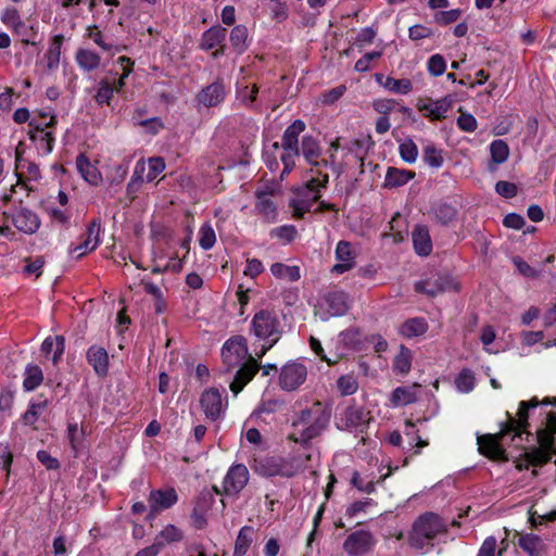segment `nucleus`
I'll return each mask as SVG.
<instances>
[{
	"label": "nucleus",
	"instance_id": "nucleus-1",
	"mask_svg": "<svg viewBox=\"0 0 556 556\" xmlns=\"http://www.w3.org/2000/svg\"><path fill=\"white\" fill-rule=\"evenodd\" d=\"M539 405H553L556 407V397H545L541 402L538 397L530 401H521L517 413V418L511 417L508 413V421L504 425L500 433L478 435L477 444L479 452L491 459H505V451L502 448L500 441L510 432H515L513 441L516 437L521 439V434L531 435L526 431L528 426V410ZM545 417L542 427L536 430L538 447L526 452L527 459L534 466L546 464L553 455H556V409L544 413Z\"/></svg>",
	"mask_w": 556,
	"mask_h": 556
},
{
	"label": "nucleus",
	"instance_id": "nucleus-2",
	"mask_svg": "<svg viewBox=\"0 0 556 556\" xmlns=\"http://www.w3.org/2000/svg\"><path fill=\"white\" fill-rule=\"evenodd\" d=\"M222 359L227 372L239 367L229 384L235 395L242 391L260 369L257 359L251 355L248 356L247 339L242 336H235L224 343Z\"/></svg>",
	"mask_w": 556,
	"mask_h": 556
},
{
	"label": "nucleus",
	"instance_id": "nucleus-3",
	"mask_svg": "<svg viewBox=\"0 0 556 556\" xmlns=\"http://www.w3.org/2000/svg\"><path fill=\"white\" fill-rule=\"evenodd\" d=\"M330 421V414L317 402L309 408L302 409L292 421L293 432L289 439L306 445L311 440L319 437Z\"/></svg>",
	"mask_w": 556,
	"mask_h": 556
},
{
	"label": "nucleus",
	"instance_id": "nucleus-4",
	"mask_svg": "<svg viewBox=\"0 0 556 556\" xmlns=\"http://www.w3.org/2000/svg\"><path fill=\"white\" fill-rule=\"evenodd\" d=\"M446 525L434 513H425L413 525L408 541L412 547L422 549L440 533L446 532Z\"/></svg>",
	"mask_w": 556,
	"mask_h": 556
},
{
	"label": "nucleus",
	"instance_id": "nucleus-5",
	"mask_svg": "<svg viewBox=\"0 0 556 556\" xmlns=\"http://www.w3.org/2000/svg\"><path fill=\"white\" fill-rule=\"evenodd\" d=\"M251 332L263 341L280 338L281 324L277 313L268 309L257 312L251 321Z\"/></svg>",
	"mask_w": 556,
	"mask_h": 556
},
{
	"label": "nucleus",
	"instance_id": "nucleus-6",
	"mask_svg": "<svg viewBox=\"0 0 556 556\" xmlns=\"http://www.w3.org/2000/svg\"><path fill=\"white\" fill-rule=\"evenodd\" d=\"M371 420L370 412L361 405H350L341 414L337 427L353 433H364Z\"/></svg>",
	"mask_w": 556,
	"mask_h": 556
},
{
	"label": "nucleus",
	"instance_id": "nucleus-7",
	"mask_svg": "<svg viewBox=\"0 0 556 556\" xmlns=\"http://www.w3.org/2000/svg\"><path fill=\"white\" fill-rule=\"evenodd\" d=\"M320 307L325 308L323 320L343 316L350 308L349 295L340 290L328 291L321 298Z\"/></svg>",
	"mask_w": 556,
	"mask_h": 556
},
{
	"label": "nucleus",
	"instance_id": "nucleus-8",
	"mask_svg": "<svg viewBox=\"0 0 556 556\" xmlns=\"http://www.w3.org/2000/svg\"><path fill=\"white\" fill-rule=\"evenodd\" d=\"M376 545V539L370 531L357 530L352 532L343 543V549L349 556H364Z\"/></svg>",
	"mask_w": 556,
	"mask_h": 556
},
{
	"label": "nucleus",
	"instance_id": "nucleus-9",
	"mask_svg": "<svg viewBox=\"0 0 556 556\" xmlns=\"http://www.w3.org/2000/svg\"><path fill=\"white\" fill-rule=\"evenodd\" d=\"M307 369L299 362H290L282 366L279 375V386L285 391L299 389L306 380Z\"/></svg>",
	"mask_w": 556,
	"mask_h": 556
},
{
	"label": "nucleus",
	"instance_id": "nucleus-10",
	"mask_svg": "<svg viewBox=\"0 0 556 556\" xmlns=\"http://www.w3.org/2000/svg\"><path fill=\"white\" fill-rule=\"evenodd\" d=\"M249 470L243 464L232 465L224 478L225 495L239 494L249 481Z\"/></svg>",
	"mask_w": 556,
	"mask_h": 556
},
{
	"label": "nucleus",
	"instance_id": "nucleus-11",
	"mask_svg": "<svg viewBox=\"0 0 556 556\" xmlns=\"http://www.w3.org/2000/svg\"><path fill=\"white\" fill-rule=\"evenodd\" d=\"M200 405L206 418L215 421L220 418L225 412V404L218 389L210 388L205 390L200 397Z\"/></svg>",
	"mask_w": 556,
	"mask_h": 556
},
{
	"label": "nucleus",
	"instance_id": "nucleus-12",
	"mask_svg": "<svg viewBox=\"0 0 556 556\" xmlns=\"http://www.w3.org/2000/svg\"><path fill=\"white\" fill-rule=\"evenodd\" d=\"M454 282L451 277L435 275L426 280L415 282V291L427 294L428 296H437L439 293L453 289Z\"/></svg>",
	"mask_w": 556,
	"mask_h": 556
},
{
	"label": "nucleus",
	"instance_id": "nucleus-13",
	"mask_svg": "<svg viewBox=\"0 0 556 556\" xmlns=\"http://www.w3.org/2000/svg\"><path fill=\"white\" fill-rule=\"evenodd\" d=\"M12 223L20 231L27 235L35 233L40 227L38 215L26 207H20L13 212Z\"/></svg>",
	"mask_w": 556,
	"mask_h": 556
},
{
	"label": "nucleus",
	"instance_id": "nucleus-14",
	"mask_svg": "<svg viewBox=\"0 0 556 556\" xmlns=\"http://www.w3.org/2000/svg\"><path fill=\"white\" fill-rule=\"evenodd\" d=\"M226 97L225 87L220 83H213L203 88L195 97L199 106L214 108L220 104Z\"/></svg>",
	"mask_w": 556,
	"mask_h": 556
},
{
	"label": "nucleus",
	"instance_id": "nucleus-15",
	"mask_svg": "<svg viewBox=\"0 0 556 556\" xmlns=\"http://www.w3.org/2000/svg\"><path fill=\"white\" fill-rule=\"evenodd\" d=\"M305 123L301 119H295L291 125L283 131L281 143L275 142L273 149L277 151L279 148L282 150H292L299 148V136L305 130Z\"/></svg>",
	"mask_w": 556,
	"mask_h": 556
},
{
	"label": "nucleus",
	"instance_id": "nucleus-16",
	"mask_svg": "<svg viewBox=\"0 0 556 556\" xmlns=\"http://www.w3.org/2000/svg\"><path fill=\"white\" fill-rule=\"evenodd\" d=\"M178 501V495L173 488L153 490L149 495V505L153 511H162L170 508Z\"/></svg>",
	"mask_w": 556,
	"mask_h": 556
},
{
	"label": "nucleus",
	"instance_id": "nucleus-17",
	"mask_svg": "<svg viewBox=\"0 0 556 556\" xmlns=\"http://www.w3.org/2000/svg\"><path fill=\"white\" fill-rule=\"evenodd\" d=\"M100 220L94 218L90 222V224L87 227V237L84 239V241L76 245L75 248L71 249L70 252L72 254L77 253L76 257L80 258L84 256L88 251H93L98 243H99V232H100Z\"/></svg>",
	"mask_w": 556,
	"mask_h": 556
},
{
	"label": "nucleus",
	"instance_id": "nucleus-18",
	"mask_svg": "<svg viewBox=\"0 0 556 556\" xmlns=\"http://www.w3.org/2000/svg\"><path fill=\"white\" fill-rule=\"evenodd\" d=\"M87 362L99 377H105L109 371V354L99 345H91L86 353Z\"/></svg>",
	"mask_w": 556,
	"mask_h": 556
},
{
	"label": "nucleus",
	"instance_id": "nucleus-19",
	"mask_svg": "<svg viewBox=\"0 0 556 556\" xmlns=\"http://www.w3.org/2000/svg\"><path fill=\"white\" fill-rule=\"evenodd\" d=\"M336 258L338 261L331 268V273L343 274L354 266V253L348 241H339L336 248Z\"/></svg>",
	"mask_w": 556,
	"mask_h": 556
},
{
	"label": "nucleus",
	"instance_id": "nucleus-20",
	"mask_svg": "<svg viewBox=\"0 0 556 556\" xmlns=\"http://www.w3.org/2000/svg\"><path fill=\"white\" fill-rule=\"evenodd\" d=\"M300 153H302L307 163L313 166L328 164L326 160H323L321 162L317 160L320 156L321 150L318 140L311 135H306L302 138Z\"/></svg>",
	"mask_w": 556,
	"mask_h": 556
},
{
	"label": "nucleus",
	"instance_id": "nucleus-21",
	"mask_svg": "<svg viewBox=\"0 0 556 556\" xmlns=\"http://www.w3.org/2000/svg\"><path fill=\"white\" fill-rule=\"evenodd\" d=\"M419 388L420 384L418 383L395 388L390 395V402L392 406H406L408 404L415 403L418 399L417 390Z\"/></svg>",
	"mask_w": 556,
	"mask_h": 556
},
{
	"label": "nucleus",
	"instance_id": "nucleus-22",
	"mask_svg": "<svg viewBox=\"0 0 556 556\" xmlns=\"http://www.w3.org/2000/svg\"><path fill=\"white\" fill-rule=\"evenodd\" d=\"M412 239L416 253L420 256H428L432 251V242L429 230L424 225L415 226L412 232Z\"/></svg>",
	"mask_w": 556,
	"mask_h": 556
},
{
	"label": "nucleus",
	"instance_id": "nucleus-23",
	"mask_svg": "<svg viewBox=\"0 0 556 556\" xmlns=\"http://www.w3.org/2000/svg\"><path fill=\"white\" fill-rule=\"evenodd\" d=\"M270 195L271 192L269 191H256L255 208L266 222L274 223L277 217V205L271 201Z\"/></svg>",
	"mask_w": 556,
	"mask_h": 556
},
{
	"label": "nucleus",
	"instance_id": "nucleus-24",
	"mask_svg": "<svg viewBox=\"0 0 556 556\" xmlns=\"http://www.w3.org/2000/svg\"><path fill=\"white\" fill-rule=\"evenodd\" d=\"M227 35V29L220 25L213 26L205 30L202 35L200 48L204 51L219 47Z\"/></svg>",
	"mask_w": 556,
	"mask_h": 556
},
{
	"label": "nucleus",
	"instance_id": "nucleus-25",
	"mask_svg": "<svg viewBox=\"0 0 556 556\" xmlns=\"http://www.w3.org/2000/svg\"><path fill=\"white\" fill-rule=\"evenodd\" d=\"M281 457L267 456L254 459V470L263 477H275L281 472Z\"/></svg>",
	"mask_w": 556,
	"mask_h": 556
},
{
	"label": "nucleus",
	"instance_id": "nucleus-26",
	"mask_svg": "<svg viewBox=\"0 0 556 556\" xmlns=\"http://www.w3.org/2000/svg\"><path fill=\"white\" fill-rule=\"evenodd\" d=\"M414 177L415 173L412 170L389 167L386 174L383 187L389 189L397 188L404 186Z\"/></svg>",
	"mask_w": 556,
	"mask_h": 556
},
{
	"label": "nucleus",
	"instance_id": "nucleus-27",
	"mask_svg": "<svg viewBox=\"0 0 556 556\" xmlns=\"http://www.w3.org/2000/svg\"><path fill=\"white\" fill-rule=\"evenodd\" d=\"M311 460V454H306L301 457H292L289 459L281 458V472L279 476L291 478L295 476L301 470L307 468V463Z\"/></svg>",
	"mask_w": 556,
	"mask_h": 556
},
{
	"label": "nucleus",
	"instance_id": "nucleus-28",
	"mask_svg": "<svg viewBox=\"0 0 556 556\" xmlns=\"http://www.w3.org/2000/svg\"><path fill=\"white\" fill-rule=\"evenodd\" d=\"M76 167L84 177L92 186H98L101 181V174L90 161L84 155L79 154L76 159Z\"/></svg>",
	"mask_w": 556,
	"mask_h": 556
},
{
	"label": "nucleus",
	"instance_id": "nucleus-29",
	"mask_svg": "<svg viewBox=\"0 0 556 556\" xmlns=\"http://www.w3.org/2000/svg\"><path fill=\"white\" fill-rule=\"evenodd\" d=\"M431 214L437 223L448 226L457 218V208L448 203L440 202L432 206Z\"/></svg>",
	"mask_w": 556,
	"mask_h": 556
},
{
	"label": "nucleus",
	"instance_id": "nucleus-30",
	"mask_svg": "<svg viewBox=\"0 0 556 556\" xmlns=\"http://www.w3.org/2000/svg\"><path fill=\"white\" fill-rule=\"evenodd\" d=\"M75 60L78 66L86 72L97 70L101 63V56L98 53L83 48L76 51Z\"/></svg>",
	"mask_w": 556,
	"mask_h": 556
},
{
	"label": "nucleus",
	"instance_id": "nucleus-31",
	"mask_svg": "<svg viewBox=\"0 0 556 556\" xmlns=\"http://www.w3.org/2000/svg\"><path fill=\"white\" fill-rule=\"evenodd\" d=\"M65 346V339L62 336H55L54 338L48 337L41 344V351L46 355V357H49L51 353L52 355V362L55 364L59 362L61 355L64 352Z\"/></svg>",
	"mask_w": 556,
	"mask_h": 556
},
{
	"label": "nucleus",
	"instance_id": "nucleus-32",
	"mask_svg": "<svg viewBox=\"0 0 556 556\" xmlns=\"http://www.w3.org/2000/svg\"><path fill=\"white\" fill-rule=\"evenodd\" d=\"M428 330V324L425 318L415 317L404 321L400 328V333L406 338L422 336Z\"/></svg>",
	"mask_w": 556,
	"mask_h": 556
},
{
	"label": "nucleus",
	"instance_id": "nucleus-33",
	"mask_svg": "<svg viewBox=\"0 0 556 556\" xmlns=\"http://www.w3.org/2000/svg\"><path fill=\"white\" fill-rule=\"evenodd\" d=\"M43 381L42 369L38 365L28 364L24 371L23 388L25 391H34Z\"/></svg>",
	"mask_w": 556,
	"mask_h": 556
},
{
	"label": "nucleus",
	"instance_id": "nucleus-34",
	"mask_svg": "<svg viewBox=\"0 0 556 556\" xmlns=\"http://www.w3.org/2000/svg\"><path fill=\"white\" fill-rule=\"evenodd\" d=\"M28 137L31 141L37 143V149L45 155H48L53 150L54 136L51 130L45 131H28Z\"/></svg>",
	"mask_w": 556,
	"mask_h": 556
},
{
	"label": "nucleus",
	"instance_id": "nucleus-35",
	"mask_svg": "<svg viewBox=\"0 0 556 556\" xmlns=\"http://www.w3.org/2000/svg\"><path fill=\"white\" fill-rule=\"evenodd\" d=\"M253 532L252 527L245 526L240 529L235 543L233 556H244L247 554L253 542Z\"/></svg>",
	"mask_w": 556,
	"mask_h": 556
},
{
	"label": "nucleus",
	"instance_id": "nucleus-36",
	"mask_svg": "<svg viewBox=\"0 0 556 556\" xmlns=\"http://www.w3.org/2000/svg\"><path fill=\"white\" fill-rule=\"evenodd\" d=\"M28 125L30 127V129L28 131L38 132V131L49 130V129H52L55 127L56 116L51 115L50 113H47V112H40L38 116H34L29 121Z\"/></svg>",
	"mask_w": 556,
	"mask_h": 556
},
{
	"label": "nucleus",
	"instance_id": "nucleus-37",
	"mask_svg": "<svg viewBox=\"0 0 556 556\" xmlns=\"http://www.w3.org/2000/svg\"><path fill=\"white\" fill-rule=\"evenodd\" d=\"M452 101L447 98H442L434 102L425 104L419 108L420 111H426L429 115L434 119H442L445 117V114L451 109Z\"/></svg>",
	"mask_w": 556,
	"mask_h": 556
},
{
	"label": "nucleus",
	"instance_id": "nucleus-38",
	"mask_svg": "<svg viewBox=\"0 0 556 556\" xmlns=\"http://www.w3.org/2000/svg\"><path fill=\"white\" fill-rule=\"evenodd\" d=\"M271 274L278 279H286L294 282L301 278L300 268L298 266H288L282 263H274L270 266Z\"/></svg>",
	"mask_w": 556,
	"mask_h": 556
},
{
	"label": "nucleus",
	"instance_id": "nucleus-39",
	"mask_svg": "<svg viewBox=\"0 0 556 556\" xmlns=\"http://www.w3.org/2000/svg\"><path fill=\"white\" fill-rule=\"evenodd\" d=\"M518 545L529 556H539L543 547L541 538L532 533L521 535Z\"/></svg>",
	"mask_w": 556,
	"mask_h": 556
},
{
	"label": "nucleus",
	"instance_id": "nucleus-40",
	"mask_svg": "<svg viewBox=\"0 0 556 556\" xmlns=\"http://www.w3.org/2000/svg\"><path fill=\"white\" fill-rule=\"evenodd\" d=\"M248 28L244 25H237L231 29L230 43L238 54L243 53L248 48Z\"/></svg>",
	"mask_w": 556,
	"mask_h": 556
},
{
	"label": "nucleus",
	"instance_id": "nucleus-41",
	"mask_svg": "<svg viewBox=\"0 0 556 556\" xmlns=\"http://www.w3.org/2000/svg\"><path fill=\"white\" fill-rule=\"evenodd\" d=\"M412 366V352L404 345H401L399 354L393 361V369L395 372L406 375Z\"/></svg>",
	"mask_w": 556,
	"mask_h": 556
},
{
	"label": "nucleus",
	"instance_id": "nucleus-42",
	"mask_svg": "<svg viewBox=\"0 0 556 556\" xmlns=\"http://www.w3.org/2000/svg\"><path fill=\"white\" fill-rule=\"evenodd\" d=\"M424 161L431 167L439 168L443 165L442 150L435 148L431 142L427 143L422 150Z\"/></svg>",
	"mask_w": 556,
	"mask_h": 556
},
{
	"label": "nucleus",
	"instance_id": "nucleus-43",
	"mask_svg": "<svg viewBox=\"0 0 556 556\" xmlns=\"http://www.w3.org/2000/svg\"><path fill=\"white\" fill-rule=\"evenodd\" d=\"M114 92L115 90L112 86L111 79L109 77H105L101 79L99 83L94 100L99 105H110V100L112 99Z\"/></svg>",
	"mask_w": 556,
	"mask_h": 556
},
{
	"label": "nucleus",
	"instance_id": "nucleus-44",
	"mask_svg": "<svg viewBox=\"0 0 556 556\" xmlns=\"http://www.w3.org/2000/svg\"><path fill=\"white\" fill-rule=\"evenodd\" d=\"M383 87L394 93L407 94L412 91L413 84L407 78L395 79L393 77H387Z\"/></svg>",
	"mask_w": 556,
	"mask_h": 556
},
{
	"label": "nucleus",
	"instance_id": "nucleus-45",
	"mask_svg": "<svg viewBox=\"0 0 556 556\" xmlns=\"http://www.w3.org/2000/svg\"><path fill=\"white\" fill-rule=\"evenodd\" d=\"M216 242L215 231L210 223H205L199 230V244L203 250H210Z\"/></svg>",
	"mask_w": 556,
	"mask_h": 556
},
{
	"label": "nucleus",
	"instance_id": "nucleus-46",
	"mask_svg": "<svg viewBox=\"0 0 556 556\" xmlns=\"http://www.w3.org/2000/svg\"><path fill=\"white\" fill-rule=\"evenodd\" d=\"M490 152L493 162L496 164H501L507 160L509 154V148L505 141L497 139L491 143Z\"/></svg>",
	"mask_w": 556,
	"mask_h": 556
},
{
	"label": "nucleus",
	"instance_id": "nucleus-47",
	"mask_svg": "<svg viewBox=\"0 0 556 556\" xmlns=\"http://www.w3.org/2000/svg\"><path fill=\"white\" fill-rule=\"evenodd\" d=\"M47 400L30 403L28 409L23 415V420L25 425H34L38 420L40 414L47 407Z\"/></svg>",
	"mask_w": 556,
	"mask_h": 556
},
{
	"label": "nucleus",
	"instance_id": "nucleus-48",
	"mask_svg": "<svg viewBox=\"0 0 556 556\" xmlns=\"http://www.w3.org/2000/svg\"><path fill=\"white\" fill-rule=\"evenodd\" d=\"M400 155L406 163H414L418 156V148L412 139H406L399 147Z\"/></svg>",
	"mask_w": 556,
	"mask_h": 556
},
{
	"label": "nucleus",
	"instance_id": "nucleus-49",
	"mask_svg": "<svg viewBox=\"0 0 556 556\" xmlns=\"http://www.w3.org/2000/svg\"><path fill=\"white\" fill-rule=\"evenodd\" d=\"M182 540V532L174 525L166 526L156 536L155 542H163V546L168 543Z\"/></svg>",
	"mask_w": 556,
	"mask_h": 556
},
{
	"label": "nucleus",
	"instance_id": "nucleus-50",
	"mask_svg": "<svg viewBox=\"0 0 556 556\" xmlns=\"http://www.w3.org/2000/svg\"><path fill=\"white\" fill-rule=\"evenodd\" d=\"M258 93L257 85H252L251 87L244 86L239 91V99L243 105L249 109H256V98Z\"/></svg>",
	"mask_w": 556,
	"mask_h": 556
},
{
	"label": "nucleus",
	"instance_id": "nucleus-51",
	"mask_svg": "<svg viewBox=\"0 0 556 556\" xmlns=\"http://www.w3.org/2000/svg\"><path fill=\"white\" fill-rule=\"evenodd\" d=\"M458 391L468 393L475 387V377L469 369H463L455 380Z\"/></svg>",
	"mask_w": 556,
	"mask_h": 556
},
{
	"label": "nucleus",
	"instance_id": "nucleus-52",
	"mask_svg": "<svg viewBox=\"0 0 556 556\" xmlns=\"http://www.w3.org/2000/svg\"><path fill=\"white\" fill-rule=\"evenodd\" d=\"M316 177H312L306 182V188L308 189V191L314 193L313 201H317L319 199V189L326 188L329 179L327 174H321L320 172H316Z\"/></svg>",
	"mask_w": 556,
	"mask_h": 556
},
{
	"label": "nucleus",
	"instance_id": "nucleus-53",
	"mask_svg": "<svg viewBox=\"0 0 556 556\" xmlns=\"http://www.w3.org/2000/svg\"><path fill=\"white\" fill-rule=\"evenodd\" d=\"M337 386L342 395H352L358 389L357 380L352 375L341 376L337 381Z\"/></svg>",
	"mask_w": 556,
	"mask_h": 556
},
{
	"label": "nucleus",
	"instance_id": "nucleus-54",
	"mask_svg": "<svg viewBox=\"0 0 556 556\" xmlns=\"http://www.w3.org/2000/svg\"><path fill=\"white\" fill-rule=\"evenodd\" d=\"M427 67L432 76H441L446 70L445 59L441 54H433L429 58Z\"/></svg>",
	"mask_w": 556,
	"mask_h": 556
},
{
	"label": "nucleus",
	"instance_id": "nucleus-55",
	"mask_svg": "<svg viewBox=\"0 0 556 556\" xmlns=\"http://www.w3.org/2000/svg\"><path fill=\"white\" fill-rule=\"evenodd\" d=\"M118 63L122 65L123 67V74L119 76V78L117 79V81H115V79H112L111 83H112V86L114 88V90L116 92H119V90L122 89V87L125 85V79L128 77V75L131 73L132 68H131V65L132 63L130 62V59L126 58V56H121L118 58Z\"/></svg>",
	"mask_w": 556,
	"mask_h": 556
},
{
	"label": "nucleus",
	"instance_id": "nucleus-56",
	"mask_svg": "<svg viewBox=\"0 0 556 556\" xmlns=\"http://www.w3.org/2000/svg\"><path fill=\"white\" fill-rule=\"evenodd\" d=\"M1 21L7 25L15 30L18 29V27H23L24 24L21 21V16L18 14V11L15 8H7L2 14H1Z\"/></svg>",
	"mask_w": 556,
	"mask_h": 556
},
{
	"label": "nucleus",
	"instance_id": "nucleus-57",
	"mask_svg": "<svg viewBox=\"0 0 556 556\" xmlns=\"http://www.w3.org/2000/svg\"><path fill=\"white\" fill-rule=\"evenodd\" d=\"M300 155V149L292 150H282V154L280 156L281 162L283 164V170L281 173V177L289 174L295 166V159Z\"/></svg>",
	"mask_w": 556,
	"mask_h": 556
},
{
	"label": "nucleus",
	"instance_id": "nucleus-58",
	"mask_svg": "<svg viewBox=\"0 0 556 556\" xmlns=\"http://www.w3.org/2000/svg\"><path fill=\"white\" fill-rule=\"evenodd\" d=\"M296 233H298L296 228L292 225L280 226V227L274 228L270 231L271 237H277L287 242L293 241L295 239Z\"/></svg>",
	"mask_w": 556,
	"mask_h": 556
},
{
	"label": "nucleus",
	"instance_id": "nucleus-59",
	"mask_svg": "<svg viewBox=\"0 0 556 556\" xmlns=\"http://www.w3.org/2000/svg\"><path fill=\"white\" fill-rule=\"evenodd\" d=\"M165 169V162L162 157H151L149 160V170L147 174V181H152Z\"/></svg>",
	"mask_w": 556,
	"mask_h": 556
},
{
	"label": "nucleus",
	"instance_id": "nucleus-60",
	"mask_svg": "<svg viewBox=\"0 0 556 556\" xmlns=\"http://www.w3.org/2000/svg\"><path fill=\"white\" fill-rule=\"evenodd\" d=\"M462 14L459 9H453L450 11H441L435 14V21L441 25H448L456 22Z\"/></svg>",
	"mask_w": 556,
	"mask_h": 556
},
{
	"label": "nucleus",
	"instance_id": "nucleus-61",
	"mask_svg": "<svg viewBox=\"0 0 556 556\" xmlns=\"http://www.w3.org/2000/svg\"><path fill=\"white\" fill-rule=\"evenodd\" d=\"M495 191L500 195L510 199L517 194V186L513 182L501 180L496 182Z\"/></svg>",
	"mask_w": 556,
	"mask_h": 556
},
{
	"label": "nucleus",
	"instance_id": "nucleus-62",
	"mask_svg": "<svg viewBox=\"0 0 556 556\" xmlns=\"http://www.w3.org/2000/svg\"><path fill=\"white\" fill-rule=\"evenodd\" d=\"M396 104V101L394 99H378L374 101V109L382 114L383 116H387L391 111L394 110Z\"/></svg>",
	"mask_w": 556,
	"mask_h": 556
},
{
	"label": "nucleus",
	"instance_id": "nucleus-63",
	"mask_svg": "<svg viewBox=\"0 0 556 556\" xmlns=\"http://www.w3.org/2000/svg\"><path fill=\"white\" fill-rule=\"evenodd\" d=\"M458 127L464 131H473L477 128V121L471 114L462 113L457 118Z\"/></svg>",
	"mask_w": 556,
	"mask_h": 556
},
{
	"label": "nucleus",
	"instance_id": "nucleus-64",
	"mask_svg": "<svg viewBox=\"0 0 556 556\" xmlns=\"http://www.w3.org/2000/svg\"><path fill=\"white\" fill-rule=\"evenodd\" d=\"M37 458L49 470H55L60 467V462L55 457H52L47 451H39Z\"/></svg>",
	"mask_w": 556,
	"mask_h": 556
}]
</instances>
